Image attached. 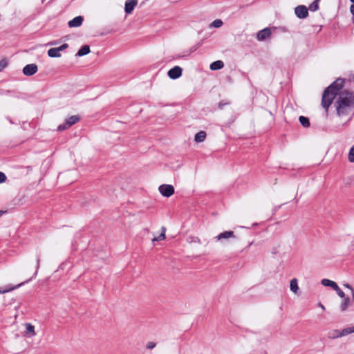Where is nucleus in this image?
I'll return each instance as SVG.
<instances>
[{
	"mask_svg": "<svg viewBox=\"0 0 354 354\" xmlns=\"http://www.w3.org/2000/svg\"><path fill=\"white\" fill-rule=\"evenodd\" d=\"M335 106L339 117L348 115L354 108V93L347 90L342 91L337 96Z\"/></svg>",
	"mask_w": 354,
	"mask_h": 354,
	"instance_id": "obj_1",
	"label": "nucleus"
},
{
	"mask_svg": "<svg viewBox=\"0 0 354 354\" xmlns=\"http://www.w3.org/2000/svg\"><path fill=\"white\" fill-rule=\"evenodd\" d=\"M343 85L344 80L337 79L324 91L322 96V104L326 110L328 109L335 96H338L339 93L341 92L339 91L343 87Z\"/></svg>",
	"mask_w": 354,
	"mask_h": 354,
	"instance_id": "obj_2",
	"label": "nucleus"
},
{
	"mask_svg": "<svg viewBox=\"0 0 354 354\" xmlns=\"http://www.w3.org/2000/svg\"><path fill=\"white\" fill-rule=\"evenodd\" d=\"M160 193L165 197H170L174 193V187L171 185L163 184L159 186Z\"/></svg>",
	"mask_w": 354,
	"mask_h": 354,
	"instance_id": "obj_3",
	"label": "nucleus"
},
{
	"mask_svg": "<svg viewBox=\"0 0 354 354\" xmlns=\"http://www.w3.org/2000/svg\"><path fill=\"white\" fill-rule=\"evenodd\" d=\"M67 44H64L61 46L57 48H52L48 50V55L50 57H61V51L68 48Z\"/></svg>",
	"mask_w": 354,
	"mask_h": 354,
	"instance_id": "obj_4",
	"label": "nucleus"
},
{
	"mask_svg": "<svg viewBox=\"0 0 354 354\" xmlns=\"http://www.w3.org/2000/svg\"><path fill=\"white\" fill-rule=\"evenodd\" d=\"M295 14L299 19H305L308 16V11L306 6L300 5L295 8Z\"/></svg>",
	"mask_w": 354,
	"mask_h": 354,
	"instance_id": "obj_5",
	"label": "nucleus"
},
{
	"mask_svg": "<svg viewBox=\"0 0 354 354\" xmlns=\"http://www.w3.org/2000/svg\"><path fill=\"white\" fill-rule=\"evenodd\" d=\"M38 70L37 66L35 64H30L24 66L23 73L26 76H31L37 73Z\"/></svg>",
	"mask_w": 354,
	"mask_h": 354,
	"instance_id": "obj_6",
	"label": "nucleus"
},
{
	"mask_svg": "<svg viewBox=\"0 0 354 354\" xmlns=\"http://www.w3.org/2000/svg\"><path fill=\"white\" fill-rule=\"evenodd\" d=\"M182 68L180 66H176L170 69L168 71L167 75L171 79L175 80L182 75Z\"/></svg>",
	"mask_w": 354,
	"mask_h": 354,
	"instance_id": "obj_7",
	"label": "nucleus"
},
{
	"mask_svg": "<svg viewBox=\"0 0 354 354\" xmlns=\"http://www.w3.org/2000/svg\"><path fill=\"white\" fill-rule=\"evenodd\" d=\"M137 4V0H127L124 5V11L126 14H131Z\"/></svg>",
	"mask_w": 354,
	"mask_h": 354,
	"instance_id": "obj_8",
	"label": "nucleus"
},
{
	"mask_svg": "<svg viewBox=\"0 0 354 354\" xmlns=\"http://www.w3.org/2000/svg\"><path fill=\"white\" fill-rule=\"evenodd\" d=\"M272 32L269 28H266L258 32L257 35V39L259 41H263L268 37H269L271 35Z\"/></svg>",
	"mask_w": 354,
	"mask_h": 354,
	"instance_id": "obj_9",
	"label": "nucleus"
},
{
	"mask_svg": "<svg viewBox=\"0 0 354 354\" xmlns=\"http://www.w3.org/2000/svg\"><path fill=\"white\" fill-rule=\"evenodd\" d=\"M83 20L84 18L82 16H77L69 21L68 25L70 28L80 27L82 24Z\"/></svg>",
	"mask_w": 354,
	"mask_h": 354,
	"instance_id": "obj_10",
	"label": "nucleus"
},
{
	"mask_svg": "<svg viewBox=\"0 0 354 354\" xmlns=\"http://www.w3.org/2000/svg\"><path fill=\"white\" fill-rule=\"evenodd\" d=\"M25 327H26V332L24 333V336H26L27 337H32L36 335V333L35 331V326H32L31 324L26 323Z\"/></svg>",
	"mask_w": 354,
	"mask_h": 354,
	"instance_id": "obj_11",
	"label": "nucleus"
},
{
	"mask_svg": "<svg viewBox=\"0 0 354 354\" xmlns=\"http://www.w3.org/2000/svg\"><path fill=\"white\" fill-rule=\"evenodd\" d=\"M234 237L233 231H225L221 234H219L216 238L217 241H221L222 239H226L229 238Z\"/></svg>",
	"mask_w": 354,
	"mask_h": 354,
	"instance_id": "obj_12",
	"label": "nucleus"
},
{
	"mask_svg": "<svg viewBox=\"0 0 354 354\" xmlns=\"http://www.w3.org/2000/svg\"><path fill=\"white\" fill-rule=\"evenodd\" d=\"M290 289L295 294H298L299 292V286L298 281L296 278L291 279L290 282Z\"/></svg>",
	"mask_w": 354,
	"mask_h": 354,
	"instance_id": "obj_13",
	"label": "nucleus"
},
{
	"mask_svg": "<svg viewBox=\"0 0 354 354\" xmlns=\"http://www.w3.org/2000/svg\"><path fill=\"white\" fill-rule=\"evenodd\" d=\"M224 66V63L221 60H217L212 62L210 64V69L212 71H216L223 68Z\"/></svg>",
	"mask_w": 354,
	"mask_h": 354,
	"instance_id": "obj_14",
	"label": "nucleus"
},
{
	"mask_svg": "<svg viewBox=\"0 0 354 354\" xmlns=\"http://www.w3.org/2000/svg\"><path fill=\"white\" fill-rule=\"evenodd\" d=\"M90 53V47L88 45H84L77 51L76 56L82 57Z\"/></svg>",
	"mask_w": 354,
	"mask_h": 354,
	"instance_id": "obj_15",
	"label": "nucleus"
},
{
	"mask_svg": "<svg viewBox=\"0 0 354 354\" xmlns=\"http://www.w3.org/2000/svg\"><path fill=\"white\" fill-rule=\"evenodd\" d=\"M321 283L323 286L330 287L333 290H335V288H337V284L335 281H331L330 279H324L322 280Z\"/></svg>",
	"mask_w": 354,
	"mask_h": 354,
	"instance_id": "obj_16",
	"label": "nucleus"
},
{
	"mask_svg": "<svg viewBox=\"0 0 354 354\" xmlns=\"http://www.w3.org/2000/svg\"><path fill=\"white\" fill-rule=\"evenodd\" d=\"M327 337L329 339H337L339 337H342L341 330L334 329L328 333Z\"/></svg>",
	"mask_w": 354,
	"mask_h": 354,
	"instance_id": "obj_17",
	"label": "nucleus"
},
{
	"mask_svg": "<svg viewBox=\"0 0 354 354\" xmlns=\"http://www.w3.org/2000/svg\"><path fill=\"white\" fill-rule=\"evenodd\" d=\"M352 302L353 301L349 297H344V301L340 305L341 310L343 312L345 311Z\"/></svg>",
	"mask_w": 354,
	"mask_h": 354,
	"instance_id": "obj_18",
	"label": "nucleus"
},
{
	"mask_svg": "<svg viewBox=\"0 0 354 354\" xmlns=\"http://www.w3.org/2000/svg\"><path fill=\"white\" fill-rule=\"evenodd\" d=\"M205 138H206V133L203 131H201L195 135L194 140L196 142H201L205 140Z\"/></svg>",
	"mask_w": 354,
	"mask_h": 354,
	"instance_id": "obj_19",
	"label": "nucleus"
},
{
	"mask_svg": "<svg viewBox=\"0 0 354 354\" xmlns=\"http://www.w3.org/2000/svg\"><path fill=\"white\" fill-rule=\"evenodd\" d=\"M80 118L77 115H72L66 120V122L67 123V126H70V127L75 124L76 122L79 121Z\"/></svg>",
	"mask_w": 354,
	"mask_h": 354,
	"instance_id": "obj_20",
	"label": "nucleus"
},
{
	"mask_svg": "<svg viewBox=\"0 0 354 354\" xmlns=\"http://www.w3.org/2000/svg\"><path fill=\"white\" fill-rule=\"evenodd\" d=\"M161 233L160 234L157 236V237H154L153 239H152V242H155V241H161V240H164L165 239V232H166V228L165 227H161Z\"/></svg>",
	"mask_w": 354,
	"mask_h": 354,
	"instance_id": "obj_21",
	"label": "nucleus"
},
{
	"mask_svg": "<svg viewBox=\"0 0 354 354\" xmlns=\"http://www.w3.org/2000/svg\"><path fill=\"white\" fill-rule=\"evenodd\" d=\"M299 120L301 125L304 127H308L310 126V122L308 118L304 116H300Z\"/></svg>",
	"mask_w": 354,
	"mask_h": 354,
	"instance_id": "obj_22",
	"label": "nucleus"
},
{
	"mask_svg": "<svg viewBox=\"0 0 354 354\" xmlns=\"http://www.w3.org/2000/svg\"><path fill=\"white\" fill-rule=\"evenodd\" d=\"M353 333H354V327H348L341 330V335L344 337Z\"/></svg>",
	"mask_w": 354,
	"mask_h": 354,
	"instance_id": "obj_23",
	"label": "nucleus"
},
{
	"mask_svg": "<svg viewBox=\"0 0 354 354\" xmlns=\"http://www.w3.org/2000/svg\"><path fill=\"white\" fill-rule=\"evenodd\" d=\"M320 0H315L310 6L308 9L310 11L315 12L319 9V2Z\"/></svg>",
	"mask_w": 354,
	"mask_h": 354,
	"instance_id": "obj_24",
	"label": "nucleus"
},
{
	"mask_svg": "<svg viewBox=\"0 0 354 354\" xmlns=\"http://www.w3.org/2000/svg\"><path fill=\"white\" fill-rule=\"evenodd\" d=\"M31 279H32V278H31V279H30L29 280H27V281H24V282H22V283H19V284H18V285H17V286H14V287H12V288H10L8 289V290H1V289H0V293H6V292H9V291H11V290H14V289H16V288H19V287L21 286H22V285H24V283H28V282L29 281H30Z\"/></svg>",
	"mask_w": 354,
	"mask_h": 354,
	"instance_id": "obj_25",
	"label": "nucleus"
},
{
	"mask_svg": "<svg viewBox=\"0 0 354 354\" xmlns=\"http://www.w3.org/2000/svg\"><path fill=\"white\" fill-rule=\"evenodd\" d=\"M348 160L350 162H354V145L350 149L348 154Z\"/></svg>",
	"mask_w": 354,
	"mask_h": 354,
	"instance_id": "obj_26",
	"label": "nucleus"
},
{
	"mask_svg": "<svg viewBox=\"0 0 354 354\" xmlns=\"http://www.w3.org/2000/svg\"><path fill=\"white\" fill-rule=\"evenodd\" d=\"M223 25V21L221 19H215L210 25L211 27L220 28Z\"/></svg>",
	"mask_w": 354,
	"mask_h": 354,
	"instance_id": "obj_27",
	"label": "nucleus"
},
{
	"mask_svg": "<svg viewBox=\"0 0 354 354\" xmlns=\"http://www.w3.org/2000/svg\"><path fill=\"white\" fill-rule=\"evenodd\" d=\"M39 266H40V257H39V255L37 254L36 257V265H35V271L34 273V277H35L37 274Z\"/></svg>",
	"mask_w": 354,
	"mask_h": 354,
	"instance_id": "obj_28",
	"label": "nucleus"
},
{
	"mask_svg": "<svg viewBox=\"0 0 354 354\" xmlns=\"http://www.w3.org/2000/svg\"><path fill=\"white\" fill-rule=\"evenodd\" d=\"M8 66V62L3 59L0 61V72L2 71Z\"/></svg>",
	"mask_w": 354,
	"mask_h": 354,
	"instance_id": "obj_29",
	"label": "nucleus"
},
{
	"mask_svg": "<svg viewBox=\"0 0 354 354\" xmlns=\"http://www.w3.org/2000/svg\"><path fill=\"white\" fill-rule=\"evenodd\" d=\"M70 126H67V123L65 122L64 124H60L57 127L58 131H64L68 129Z\"/></svg>",
	"mask_w": 354,
	"mask_h": 354,
	"instance_id": "obj_30",
	"label": "nucleus"
},
{
	"mask_svg": "<svg viewBox=\"0 0 354 354\" xmlns=\"http://www.w3.org/2000/svg\"><path fill=\"white\" fill-rule=\"evenodd\" d=\"M335 290L337 292V295L341 298H344L345 297L344 292L339 288V287L338 286H337V288H335Z\"/></svg>",
	"mask_w": 354,
	"mask_h": 354,
	"instance_id": "obj_31",
	"label": "nucleus"
},
{
	"mask_svg": "<svg viewBox=\"0 0 354 354\" xmlns=\"http://www.w3.org/2000/svg\"><path fill=\"white\" fill-rule=\"evenodd\" d=\"M156 344L153 342H147V344H146V348L147 349H152L155 346H156Z\"/></svg>",
	"mask_w": 354,
	"mask_h": 354,
	"instance_id": "obj_32",
	"label": "nucleus"
},
{
	"mask_svg": "<svg viewBox=\"0 0 354 354\" xmlns=\"http://www.w3.org/2000/svg\"><path fill=\"white\" fill-rule=\"evenodd\" d=\"M6 180V176L4 173L0 171V183H4Z\"/></svg>",
	"mask_w": 354,
	"mask_h": 354,
	"instance_id": "obj_33",
	"label": "nucleus"
},
{
	"mask_svg": "<svg viewBox=\"0 0 354 354\" xmlns=\"http://www.w3.org/2000/svg\"><path fill=\"white\" fill-rule=\"evenodd\" d=\"M344 286L345 288H348V290H350V291H352V290H354V288L350 284L346 283L344 285Z\"/></svg>",
	"mask_w": 354,
	"mask_h": 354,
	"instance_id": "obj_34",
	"label": "nucleus"
},
{
	"mask_svg": "<svg viewBox=\"0 0 354 354\" xmlns=\"http://www.w3.org/2000/svg\"><path fill=\"white\" fill-rule=\"evenodd\" d=\"M350 11L354 15V3L351 6Z\"/></svg>",
	"mask_w": 354,
	"mask_h": 354,
	"instance_id": "obj_35",
	"label": "nucleus"
},
{
	"mask_svg": "<svg viewBox=\"0 0 354 354\" xmlns=\"http://www.w3.org/2000/svg\"><path fill=\"white\" fill-rule=\"evenodd\" d=\"M351 295H352V299H351V300H352L353 301H354V289H353V290H352V291H351Z\"/></svg>",
	"mask_w": 354,
	"mask_h": 354,
	"instance_id": "obj_36",
	"label": "nucleus"
},
{
	"mask_svg": "<svg viewBox=\"0 0 354 354\" xmlns=\"http://www.w3.org/2000/svg\"><path fill=\"white\" fill-rule=\"evenodd\" d=\"M318 306L322 309V310H325V307L324 305H322L321 303H319Z\"/></svg>",
	"mask_w": 354,
	"mask_h": 354,
	"instance_id": "obj_37",
	"label": "nucleus"
},
{
	"mask_svg": "<svg viewBox=\"0 0 354 354\" xmlns=\"http://www.w3.org/2000/svg\"><path fill=\"white\" fill-rule=\"evenodd\" d=\"M5 212L3 211H0V216L4 213Z\"/></svg>",
	"mask_w": 354,
	"mask_h": 354,
	"instance_id": "obj_38",
	"label": "nucleus"
},
{
	"mask_svg": "<svg viewBox=\"0 0 354 354\" xmlns=\"http://www.w3.org/2000/svg\"><path fill=\"white\" fill-rule=\"evenodd\" d=\"M222 106H223V104L221 102V103L219 104V107H220V108H221V107H222Z\"/></svg>",
	"mask_w": 354,
	"mask_h": 354,
	"instance_id": "obj_39",
	"label": "nucleus"
},
{
	"mask_svg": "<svg viewBox=\"0 0 354 354\" xmlns=\"http://www.w3.org/2000/svg\"><path fill=\"white\" fill-rule=\"evenodd\" d=\"M196 241L199 243V239L196 238Z\"/></svg>",
	"mask_w": 354,
	"mask_h": 354,
	"instance_id": "obj_40",
	"label": "nucleus"
},
{
	"mask_svg": "<svg viewBox=\"0 0 354 354\" xmlns=\"http://www.w3.org/2000/svg\"><path fill=\"white\" fill-rule=\"evenodd\" d=\"M351 2L354 3V0H350Z\"/></svg>",
	"mask_w": 354,
	"mask_h": 354,
	"instance_id": "obj_41",
	"label": "nucleus"
},
{
	"mask_svg": "<svg viewBox=\"0 0 354 354\" xmlns=\"http://www.w3.org/2000/svg\"><path fill=\"white\" fill-rule=\"evenodd\" d=\"M44 1H46V0H42L41 2L44 3Z\"/></svg>",
	"mask_w": 354,
	"mask_h": 354,
	"instance_id": "obj_42",
	"label": "nucleus"
}]
</instances>
